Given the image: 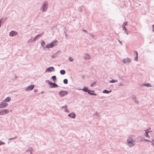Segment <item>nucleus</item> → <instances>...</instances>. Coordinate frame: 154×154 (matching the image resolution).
I'll use <instances>...</instances> for the list:
<instances>
[{"mask_svg": "<svg viewBox=\"0 0 154 154\" xmlns=\"http://www.w3.org/2000/svg\"><path fill=\"white\" fill-rule=\"evenodd\" d=\"M57 41H54L48 44L46 46V47L47 48H52L54 46L57 45Z\"/></svg>", "mask_w": 154, "mask_h": 154, "instance_id": "obj_1", "label": "nucleus"}, {"mask_svg": "<svg viewBox=\"0 0 154 154\" xmlns=\"http://www.w3.org/2000/svg\"><path fill=\"white\" fill-rule=\"evenodd\" d=\"M127 141L128 144L130 147L134 146L135 145V141L133 140V139L131 138H128L127 139Z\"/></svg>", "mask_w": 154, "mask_h": 154, "instance_id": "obj_2", "label": "nucleus"}, {"mask_svg": "<svg viewBox=\"0 0 154 154\" xmlns=\"http://www.w3.org/2000/svg\"><path fill=\"white\" fill-rule=\"evenodd\" d=\"M68 92L66 91H61L59 92V94L61 97H63L67 95Z\"/></svg>", "mask_w": 154, "mask_h": 154, "instance_id": "obj_3", "label": "nucleus"}, {"mask_svg": "<svg viewBox=\"0 0 154 154\" xmlns=\"http://www.w3.org/2000/svg\"><path fill=\"white\" fill-rule=\"evenodd\" d=\"M9 111L7 109L2 110H0V114L1 115H5L8 114Z\"/></svg>", "mask_w": 154, "mask_h": 154, "instance_id": "obj_4", "label": "nucleus"}, {"mask_svg": "<svg viewBox=\"0 0 154 154\" xmlns=\"http://www.w3.org/2000/svg\"><path fill=\"white\" fill-rule=\"evenodd\" d=\"M48 83L50 85V88H56L58 86V85L56 84L53 83L50 81H48Z\"/></svg>", "mask_w": 154, "mask_h": 154, "instance_id": "obj_5", "label": "nucleus"}, {"mask_svg": "<svg viewBox=\"0 0 154 154\" xmlns=\"http://www.w3.org/2000/svg\"><path fill=\"white\" fill-rule=\"evenodd\" d=\"M8 105V104L5 102V101L2 102L0 103V108H4Z\"/></svg>", "mask_w": 154, "mask_h": 154, "instance_id": "obj_6", "label": "nucleus"}, {"mask_svg": "<svg viewBox=\"0 0 154 154\" xmlns=\"http://www.w3.org/2000/svg\"><path fill=\"white\" fill-rule=\"evenodd\" d=\"M47 5L48 4L47 2H44L42 8V10L43 11H45L47 9L46 7Z\"/></svg>", "mask_w": 154, "mask_h": 154, "instance_id": "obj_7", "label": "nucleus"}, {"mask_svg": "<svg viewBox=\"0 0 154 154\" xmlns=\"http://www.w3.org/2000/svg\"><path fill=\"white\" fill-rule=\"evenodd\" d=\"M34 85H32L29 86L26 89V90L27 91H29L32 90L34 88Z\"/></svg>", "mask_w": 154, "mask_h": 154, "instance_id": "obj_8", "label": "nucleus"}, {"mask_svg": "<svg viewBox=\"0 0 154 154\" xmlns=\"http://www.w3.org/2000/svg\"><path fill=\"white\" fill-rule=\"evenodd\" d=\"M54 68L53 67H50L48 68L46 70V72H52L53 71Z\"/></svg>", "mask_w": 154, "mask_h": 154, "instance_id": "obj_9", "label": "nucleus"}, {"mask_svg": "<svg viewBox=\"0 0 154 154\" xmlns=\"http://www.w3.org/2000/svg\"><path fill=\"white\" fill-rule=\"evenodd\" d=\"M17 32L15 31H12L9 33L10 36H13L14 35H16L17 34Z\"/></svg>", "mask_w": 154, "mask_h": 154, "instance_id": "obj_10", "label": "nucleus"}, {"mask_svg": "<svg viewBox=\"0 0 154 154\" xmlns=\"http://www.w3.org/2000/svg\"><path fill=\"white\" fill-rule=\"evenodd\" d=\"M68 116L71 118H74L75 117V114L74 113H72L68 115Z\"/></svg>", "mask_w": 154, "mask_h": 154, "instance_id": "obj_11", "label": "nucleus"}, {"mask_svg": "<svg viewBox=\"0 0 154 154\" xmlns=\"http://www.w3.org/2000/svg\"><path fill=\"white\" fill-rule=\"evenodd\" d=\"M123 61L124 63H125L126 62H130L131 61V60H130V59L128 58H127L126 59H124V60H123Z\"/></svg>", "mask_w": 154, "mask_h": 154, "instance_id": "obj_12", "label": "nucleus"}, {"mask_svg": "<svg viewBox=\"0 0 154 154\" xmlns=\"http://www.w3.org/2000/svg\"><path fill=\"white\" fill-rule=\"evenodd\" d=\"M11 100V98L10 97H7V98H6L5 100H4V101L5 102H9Z\"/></svg>", "mask_w": 154, "mask_h": 154, "instance_id": "obj_13", "label": "nucleus"}, {"mask_svg": "<svg viewBox=\"0 0 154 154\" xmlns=\"http://www.w3.org/2000/svg\"><path fill=\"white\" fill-rule=\"evenodd\" d=\"M146 131V134H145V136L146 137H149V136L148 134V133H149L148 130H146V131Z\"/></svg>", "mask_w": 154, "mask_h": 154, "instance_id": "obj_14", "label": "nucleus"}, {"mask_svg": "<svg viewBox=\"0 0 154 154\" xmlns=\"http://www.w3.org/2000/svg\"><path fill=\"white\" fill-rule=\"evenodd\" d=\"M65 71L64 70H61L60 71V73L62 75H64L65 73Z\"/></svg>", "mask_w": 154, "mask_h": 154, "instance_id": "obj_15", "label": "nucleus"}, {"mask_svg": "<svg viewBox=\"0 0 154 154\" xmlns=\"http://www.w3.org/2000/svg\"><path fill=\"white\" fill-rule=\"evenodd\" d=\"M41 36V35H36L35 37L34 38V41H35V39H37L39 37Z\"/></svg>", "mask_w": 154, "mask_h": 154, "instance_id": "obj_16", "label": "nucleus"}, {"mask_svg": "<svg viewBox=\"0 0 154 154\" xmlns=\"http://www.w3.org/2000/svg\"><path fill=\"white\" fill-rule=\"evenodd\" d=\"M111 91H107L106 90H104L103 91V93L108 94V93H109Z\"/></svg>", "mask_w": 154, "mask_h": 154, "instance_id": "obj_17", "label": "nucleus"}, {"mask_svg": "<svg viewBox=\"0 0 154 154\" xmlns=\"http://www.w3.org/2000/svg\"><path fill=\"white\" fill-rule=\"evenodd\" d=\"M134 52L136 54V58L135 59V60L136 61H137L138 60V57H137L138 54H137V52L136 51H135Z\"/></svg>", "mask_w": 154, "mask_h": 154, "instance_id": "obj_18", "label": "nucleus"}, {"mask_svg": "<svg viewBox=\"0 0 154 154\" xmlns=\"http://www.w3.org/2000/svg\"><path fill=\"white\" fill-rule=\"evenodd\" d=\"M52 78L53 79V81L54 82L56 80V76L55 75L52 76Z\"/></svg>", "mask_w": 154, "mask_h": 154, "instance_id": "obj_19", "label": "nucleus"}, {"mask_svg": "<svg viewBox=\"0 0 154 154\" xmlns=\"http://www.w3.org/2000/svg\"><path fill=\"white\" fill-rule=\"evenodd\" d=\"M144 85L145 86H146L147 87H150L151 86V85L149 84H144Z\"/></svg>", "mask_w": 154, "mask_h": 154, "instance_id": "obj_20", "label": "nucleus"}, {"mask_svg": "<svg viewBox=\"0 0 154 154\" xmlns=\"http://www.w3.org/2000/svg\"><path fill=\"white\" fill-rule=\"evenodd\" d=\"M63 82L65 84H66L68 83V80L67 79H65L63 80Z\"/></svg>", "mask_w": 154, "mask_h": 154, "instance_id": "obj_21", "label": "nucleus"}, {"mask_svg": "<svg viewBox=\"0 0 154 154\" xmlns=\"http://www.w3.org/2000/svg\"><path fill=\"white\" fill-rule=\"evenodd\" d=\"M117 82V81L116 80H111L110 81V82L111 83H114V82Z\"/></svg>", "mask_w": 154, "mask_h": 154, "instance_id": "obj_22", "label": "nucleus"}, {"mask_svg": "<svg viewBox=\"0 0 154 154\" xmlns=\"http://www.w3.org/2000/svg\"><path fill=\"white\" fill-rule=\"evenodd\" d=\"M96 84V82H94L92 84H91V87H92L94 85H95Z\"/></svg>", "mask_w": 154, "mask_h": 154, "instance_id": "obj_23", "label": "nucleus"}, {"mask_svg": "<svg viewBox=\"0 0 154 154\" xmlns=\"http://www.w3.org/2000/svg\"><path fill=\"white\" fill-rule=\"evenodd\" d=\"M69 60L71 61H72L73 60V59L71 57L69 58Z\"/></svg>", "mask_w": 154, "mask_h": 154, "instance_id": "obj_24", "label": "nucleus"}, {"mask_svg": "<svg viewBox=\"0 0 154 154\" xmlns=\"http://www.w3.org/2000/svg\"><path fill=\"white\" fill-rule=\"evenodd\" d=\"M83 90L85 91H86L87 90V88H84L83 89Z\"/></svg>", "mask_w": 154, "mask_h": 154, "instance_id": "obj_25", "label": "nucleus"}, {"mask_svg": "<svg viewBox=\"0 0 154 154\" xmlns=\"http://www.w3.org/2000/svg\"><path fill=\"white\" fill-rule=\"evenodd\" d=\"M42 45H45V42L44 41H43L42 42Z\"/></svg>", "mask_w": 154, "mask_h": 154, "instance_id": "obj_26", "label": "nucleus"}, {"mask_svg": "<svg viewBox=\"0 0 154 154\" xmlns=\"http://www.w3.org/2000/svg\"><path fill=\"white\" fill-rule=\"evenodd\" d=\"M88 56V58H90V57L89 56H88V55H87Z\"/></svg>", "mask_w": 154, "mask_h": 154, "instance_id": "obj_27", "label": "nucleus"}, {"mask_svg": "<svg viewBox=\"0 0 154 154\" xmlns=\"http://www.w3.org/2000/svg\"><path fill=\"white\" fill-rule=\"evenodd\" d=\"M119 42L121 44H122L121 42H120V41H119Z\"/></svg>", "mask_w": 154, "mask_h": 154, "instance_id": "obj_28", "label": "nucleus"}, {"mask_svg": "<svg viewBox=\"0 0 154 154\" xmlns=\"http://www.w3.org/2000/svg\"><path fill=\"white\" fill-rule=\"evenodd\" d=\"M83 31L84 32H86V31L85 30H84Z\"/></svg>", "mask_w": 154, "mask_h": 154, "instance_id": "obj_29", "label": "nucleus"}, {"mask_svg": "<svg viewBox=\"0 0 154 154\" xmlns=\"http://www.w3.org/2000/svg\"><path fill=\"white\" fill-rule=\"evenodd\" d=\"M62 107L61 108H63V107Z\"/></svg>", "mask_w": 154, "mask_h": 154, "instance_id": "obj_30", "label": "nucleus"}, {"mask_svg": "<svg viewBox=\"0 0 154 154\" xmlns=\"http://www.w3.org/2000/svg\"><path fill=\"white\" fill-rule=\"evenodd\" d=\"M153 146L154 147V144H153Z\"/></svg>", "mask_w": 154, "mask_h": 154, "instance_id": "obj_31", "label": "nucleus"}]
</instances>
